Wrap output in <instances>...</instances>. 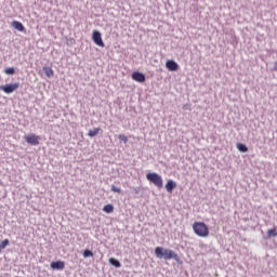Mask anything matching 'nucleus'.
I'll return each instance as SVG.
<instances>
[{
	"label": "nucleus",
	"mask_w": 277,
	"mask_h": 277,
	"mask_svg": "<svg viewBox=\"0 0 277 277\" xmlns=\"http://www.w3.org/2000/svg\"><path fill=\"white\" fill-rule=\"evenodd\" d=\"M155 255L157 256V259H163L164 261H170L173 259V261L181 263V258L172 249H164L163 247H156Z\"/></svg>",
	"instance_id": "nucleus-1"
},
{
	"label": "nucleus",
	"mask_w": 277,
	"mask_h": 277,
	"mask_svg": "<svg viewBox=\"0 0 277 277\" xmlns=\"http://www.w3.org/2000/svg\"><path fill=\"white\" fill-rule=\"evenodd\" d=\"M193 230L198 237H209V227L203 222H195Z\"/></svg>",
	"instance_id": "nucleus-2"
},
{
	"label": "nucleus",
	"mask_w": 277,
	"mask_h": 277,
	"mask_svg": "<svg viewBox=\"0 0 277 277\" xmlns=\"http://www.w3.org/2000/svg\"><path fill=\"white\" fill-rule=\"evenodd\" d=\"M146 179L147 181H149V183H153V185H155L159 189L163 187V179L158 173L149 172L146 174Z\"/></svg>",
	"instance_id": "nucleus-3"
},
{
	"label": "nucleus",
	"mask_w": 277,
	"mask_h": 277,
	"mask_svg": "<svg viewBox=\"0 0 277 277\" xmlns=\"http://www.w3.org/2000/svg\"><path fill=\"white\" fill-rule=\"evenodd\" d=\"M21 88L19 82L9 83L4 85H0V90L4 92V94H12L13 92H16Z\"/></svg>",
	"instance_id": "nucleus-4"
},
{
	"label": "nucleus",
	"mask_w": 277,
	"mask_h": 277,
	"mask_svg": "<svg viewBox=\"0 0 277 277\" xmlns=\"http://www.w3.org/2000/svg\"><path fill=\"white\" fill-rule=\"evenodd\" d=\"M92 40L97 47H105V42H103V36L101 35V31L93 30Z\"/></svg>",
	"instance_id": "nucleus-5"
},
{
	"label": "nucleus",
	"mask_w": 277,
	"mask_h": 277,
	"mask_svg": "<svg viewBox=\"0 0 277 277\" xmlns=\"http://www.w3.org/2000/svg\"><path fill=\"white\" fill-rule=\"evenodd\" d=\"M51 269H56L57 272L64 271V267H66V262L58 260V261H53L50 264Z\"/></svg>",
	"instance_id": "nucleus-6"
},
{
	"label": "nucleus",
	"mask_w": 277,
	"mask_h": 277,
	"mask_svg": "<svg viewBox=\"0 0 277 277\" xmlns=\"http://www.w3.org/2000/svg\"><path fill=\"white\" fill-rule=\"evenodd\" d=\"M27 144H30L31 146H38L40 144V136L36 134H30L26 136Z\"/></svg>",
	"instance_id": "nucleus-7"
},
{
	"label": "nucleus",
	"mask_w": 277,
	"mask_h": 277,
	"mask_svg": "<svg viewBox=\"0 0 277 277\" xmlns=\"http://www.w3.org/2000/svg\"><path fill=\"white\" fill-rule=\"evenodd\" d=\"M166 68H168L171 72H176V70H179V63L173 60H168L166 62Z\"/></svg>",
	"instance_id": "nucleus-8"
},
{
	"label": "nucleus",
	"mask_w": 277,
	"mask_h": 277,
	"mask_svg": "<svg viewBox=\"0 0 277 277\" xmlns=\"http://www.w3.org/2000/svg\"><path fill=\"white\" fill-rule=\"evenodd\" d=\"M132 79L133 81H137V83H144V81H146V75L140 71H134L132 72Z\"/></svg>",
	"instance_id": "nucleus-9"
},
{
	"label": "nucleus",
	"mask_w": 277,
	"mask_h": 277,
	"mask_svg": "<svg viewBox=\"0 0 277 277\" xmlns=\"http://www.w3.org/2000/svg\"><path fill=\"white\" fill-rule=\"evenodd\" d=\"M176 188V182L169 180L166 184V189L169 194H172L174 189Z\"/></svg>",
	"instance_id": "nucleus-10"
},
{
	"label": "nucleus",
	"mask_w": 277,
	"mask_h": 277,
	"mask_svg": "<svg viewBox=\"0 0 277 277\" xmlns=\"http://www.w3.org/2000/svg\"><path fill=\"white\" fill-rule=\"evenodd\" d=\"M11 25L14 29H17V31H25V26L18 21H13Z\"/></svg>",
	"instance_id": "nucleus-11"
},
{
	"label": "nucleus",
	"mask_w": 277,
	"mask_h": 277,
	"mask_svg": "<svg viewBox=\"0 0 277 277\" xmlns=\"http://www.w3.org/2000/svg\"><path fill=\"white\" fill-rule=\"evenodd\" d=\"M109 264L113 265V267H117V268H120L122 267V264L120 263V261H118L117 259L115 258H110L108 260Z\"/></svg>",
	"instance_id": "nucleus-12"
},
{
	"label": "nucleus",
	"mask_w": 277,
	"mask_h": 277,
	"mask_svg": "<svg viewBox=\"0 0 277 277\" xmlns=\"http://www.w3.org/2000/svg\"><path fill=\"white\" fill-rule=\"evenodd\" d=\"M42 70L49 79L54 75L53 68L51 67H43Z\"/></svg>",
	"instance_id": "nucleus-13"
},
{
	"label": "nucleus",
	"mask_w": 277,
	"mask_h": 277,
	"mask_svg": "<svg viewBox=\"0 0 277 277\" xmlns=\"http://www.w3.org/2000/svg\"><path fill=\"white\" fill-rule=\"evenodd\" d=\"M101 131V128H95L93 130H89L88 135L89 137H96Z\"/></svg>",
	"instance_id": "nucleus-14"
},
{
	"label": "nucleus",
	"mask_w": 277,
	"mask_h": 277,
	"mask_svg": "<svg viewBox=\"0 0 277 277\" xmlns=\"http://www.w3.org/2000/svg\"><path fill=\"white\" fill-rule=\"evenodd\" d=\"M103 211L105 213H114V205L108 203V205L104 206Z\"/></svg>",
	"instance_id": "nucleus-15"
},
{
	"label": "nucleus",
	"mask_w": 277,
	"mask_h": 277,
	"mask_svg": "<svg viewBox=\"0 0 277 277\" xmlns=\"http://www.w3.org/2000/svg\"><path fill=\"white\" fill-rule=\"evenodd\" d=\"M82 256L84 259H90V256H94V252H92V250L90 249H85L83 252H82Z\"/></svg>",
	"instance_id": "nucleus-16"
},
{
	"label": "nucleus",
	"mask_w": 277,
	"mask_h": 277,
	"mask_svg": "<svg viewBox=\"0 0 277 277\" xmlns=\"http://www.w3.org/2000/svg\"><path fill=\"white\" fill-rule=\"evenodd\" d=\"M272 237H277L276 228H271L267 230V238L272 239Z\"/></svg>",
	"instance_id": "nucleus-17"
},
{
	"label": "nucleus",
	"mask_w": 277,
	"mask_h": 277,
	"mask_svg": "<svg viewBox=\"0 0 277 277\" xmlns=\"http://www.w3.org/2000/svg\"><path fill=\"white\" fill-rule=\"evenodd\" d=\"M8 246H10V240L9 239H4L3 241H1L0 243V248L2 250H5V248H8Z\"/></svg>",
	"instance_id": "nucleus-18"
},
{
	"label": "nucleus",
	"mask_w": 277,
	"mask_h": 277,
	"mask_svg": "<svg viewBox=\"0 0 277 277\" xmlns=\"http://www.w3.org/2000/svg\"><path fill=\"white\" fill-rule=\"evenodd\" d=\"M5 75H14L16 72V69L14 67H8L4 69Z\"/></svg>",
	"instance_id": "nucleus-19"
},
{
	"label": "nucleus",
	"mask_w": 277,
	"mask_h": 277,
	"mask_svg": "<svg viewBox=\"0 0 277 277\" xmlns=\"http://www.w3.org/2000/svg\"><path fill=\"white\" fill-rule=\"evenodd\" d=\"M118 140H120V142H123V144H127L129 142V137L124 134H119Z\"/></svg>",
	"instance_id": "nucleus-20"
},
{
	"label": "nucleus",
	"mask_w": 277,
	"mask_h": 277,
	"mask_svg": "<svg viewBox=\"0 0 277 277\" xmlns=\"http://www.w3.org/2000/svg\"><path fill=\"white\" fill-rule=\"evenodd\" d=\"M110 192H113L114 194H122V189L116 187V185L110 186Z\"/></svg>",
	"instance_id": "nucleus-21"
},
{
	"label": "nucleus",
	"mask_w": 277,
	"mask_h": 277,
	"mask_svg": "<svg viewBox=\"0 0 277 277\" xmlns=\"http://www.w3.org/2000/svg\"><path fill=\"white\" fill-rule=\"evenodd\" d=\"M237 148L240 153H243V143H237Z\"/></svg>",
	"instance_id": "nucleus-22"
},
{
	"label": "nucleus",
	"mask_w": 277,
	"mask_h": 277,
	"mask_svg": "<svg viewBox=\"0 0 277 277\" xmlns=\"http://www.w3.org/2000/svg\"><path fill=\"white\" fill-rule=\"evenodd\" d=\"M273 70H274L275 72H277V61L274 63Z\"/></svg>",
	"instance_id": "nucleus-23"
},
{
	"label": "nucleus",
	"mask_w": 277,
	"mask_h": 277,
	"mask_svg": "<svg viewBox=\"0 0 277 277\" xmlns=\"http://www.w3.org/2000/svg\"><path fill=\"white\" fill-rule=\"evenodd\" d=\"M243 153H248V146L243 145Z\"/></svg>",
	"instance_id": "nucleus-24"
}]
</instances>
